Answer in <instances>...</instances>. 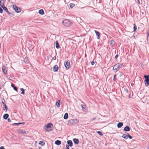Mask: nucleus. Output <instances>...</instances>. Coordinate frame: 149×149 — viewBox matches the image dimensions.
<instances>
[{
    "label": "nucleus",
    "mask_w": 149,
    "mask_h": 149,
    "mask_svg": "<svg viewBox=\"0 0 149 149\" xmlns=\"http://www.w3.org/2000/svg\"><path fill=\"white\" fill-rule=\"evenodd\" d=\"M2 7H0V13H3V9Z\"/></svg>",
    "instance_id": "obj_36"
},
{
    "label": "nucleus",
    "mask_w": 149,
    "mask_h": 149,
    "mask_svg": "<svg viewBox=\"0 0 149 149\" xmlns=\"http://www.w3.org/2000/svg\"><path fill=\"white\" fill-rule=\"evenodd\" d=\"M81 107L82 108V110L84 111V110H85V111H86L87 110V108L86 107V106L85 105L81 104Z\"/></svg>",
    "instance_id": "obj_14"
},
{
    "label": "nucleus",
    "mask_w": 149,
    "mask_h": 149,
    "mask_svg": "<svg viewBox=\"0 0 149 149\" xmlns=\"http://www.w3.org/2000/svg\"><path fill=\"white\" fill-rule=\"evenodd\" d=\"M128 138H129L130 139H131L132 138V137L131 136H130V135H129V134H128Z\"/></svg>",
    "instance_id": "obj_40"
},
{
    "label": "nucleus",
    "mask_w": 149,
    "mask_h": 149,
    "mask_svg": "<svg viewBox=\"0 0 149 149\" xmlns=\"http://www.w3.org/2000/svg\"><path fill=\"white\" fill-rule=\"evenodd\" d=\"M123 125V123L122 122H120L118 123L117 125V127L118 128H120Z\"/></svg>",
    "instance_id": "obj_15"
},
{
    "label": "nucleus",
    "mask_w": 149,
    "mask_h": 149,
    "mask_svg": "<svg viewBox=\"0 0 149 149\" xmlns=\"http://www.w3.org/2000/svg\"><path fill=\"white\" fill-rule=\"evenodd\" d=\"M145 83L146 85L148 86L149 84V79H145Z\"/></svg>",
    "instance_id": "obj_23"
},
{
    "label": "nucleus",
    "mask_w": 149,
    "mask_h": 149,
    "mask_svg": "<svg viewBox=\"0 0 149 149\" xmlns=\"http://www.w3.org/2000/svg\"><path fill=\"white\" fill-rule=\"evenodd\" d=\"M53 127V125L51 123H49L47 124L44 127V129L45 131L49 132L51 130V128Z\"/></svg>",
    "instance_id": "obj_1"
},
{
    "label": "nucleus",
    "mask_w": 149,
    "mask_h": 149,
    "mask_svg": "<svg viewBox=\"0 0 149 149\" xmlns=\"http://www.w3.org/2000/svg\"><path fill=\"white\" fill-rule=\"evenodd\" d=\"M67 143L69 146L72 147V146L73 143L72 141L70 140L67 141Z\"/></svg>",
    "instance_id": "obj_11"
},
{
    "label": "nucleus",
    "mask_w": 149,
    "mask_h": 149,
    "mask_svg": "<svg viewBox=\"0 0 149 149\" xmlns=\"http://www.w3.org/2000/svg\"><path fill=\"white\" fill-rule=\"evenodd\" d=\"M13 9L15 10V12L17 13H19L21 12V9L17 7L16 5H14L13 6Z\"/></svg>",
    "instance_id": "obj_5"
},
{
    "label": "nucleus",
    "mask_w": 149,
    "mask_h": 149,
    "mask_svg": "<svg viewBox=\"0 0 149 149\" xmlns=\"http://www.w3.org/2000/svg\"><path fill=\"white\" fill-rule=\"evenodd\" d=\"M1 89V87H0V89Z\"/></svg>",
    "instance_id": "obj_58"
},
{
    "label": "nucleus",
    "mask_w": 149,
    "mask_h": 149,
    "mask_svg": "<svg viewBox=\"0 0 149 149\" xmlns=\"http://www.w3.org/2000/svg\"><path fill=\"white\" fill-rule=\"evenodd\" d=\"M124 91L126 93H127L128 92V90L127 88L124 89Z\"/></svg>",
    "instance_id": "obj_39"
},
{
    "label": "nucleus",
    "mask_w": 149,
    "mask_h": 149,
    "mask_svg": "<svg viewBox=\"0 0 149 149\" xmlns=\"http://www.w3.org/2000/svg\"><path fill=\"white\" fill-rule=\"evenodd\" d=\"M96 118H92V120H94Z\"/></svg>",
    "instance_id": "obj_49"
},
{
    "label": "nucleus",
    "mask_w": 149,
    "mask_h": 149,
    "mask_svg": "<svg viewBox=\"0 0 149 149\" xmlns=\"http://www.w3.org/2000/svg\"><path fill=\"white\" fill-rule=\"evenodd\" d=\"M122 75H123V74L122 73H120V76L121 77V76Z\"/></svg>",
    "instance_id": "obj_51"
},
{
    "label": "nucleus",
    "mask_w": 149,
    "mask_h": 149,
    "mask_svg": "<svg viewBox=\"0 0 149 149\" xmlns=\"http://www.w3.org/2000/svg\"><path fill=\"white\" fill-rule=\"evenodd\" d=\"M73 141L75 144H77L79 142V140L77 139H73Z\"/></svg>",
    "instance_id": "obj_18"
},
{
    "label": "nucleus",
    "mask_w": 149,
    "mask_h": 149,
    "mask_svg": "<svg viewBox=\"0 0 149 149\" xmlns=\"http://www.w3.org/2000/svg\"><path fill=\"white\" fill-rule=\"evenodd\" d=\"M128 134L127 135L125 134H123L122 137L123 138L127 139L128 138Z\"/></svg>",
    "instance_id": "obj_19"
},
{
    "label": "nucleus",
    "mask_w": 149,
    "mask_h": 149,
    "mask_svg": "<svg viewBox=\"0 0 149 149\" xmlns=\"http://www.w3.org/2000/svg\"><path fill=\"white\" fill-rule=\"evenodd\" d=\"M118 56H115V58L116 59Z\"/></svg>",
    "instance_id": "obj_53"
},
{
    "label": "nucleus",
    "mask_w": 149,
    "mask_h": 149,
    "mask_svg": "<svg viewBox=\"0 0 149 149\" xmlns=\"http://www.w3.org/2000/svg\"><path fill=\"white\" fill-rule=\"evenodd\" d=\"M56 56H54L52 58L53 60H55L56 59Z\"/></svg>",
    "instance_id": "obj_45"
},
{
    "label": "nucleus",
    "mask_w": 149,
    "mask_h": 149,
    "mask_svg": "<svg viewBox=\"0 0 149 149\" xmlns=\"http://www.w3.org/2000/svg\"><path fill=\"white\" fill-rule=\"evenodd\" d=\"M116 77V75H114V78H113V80L114 81H115V77Z\"/></svg>",
    "instance_id": "obj_44"
},
{
    "label": "nucleus",
    "mask_w": 149,
    "mask_h": 149,
    "mask_svg": "<svg viewBox=\"0 0 149 149\" xmlns=\"http://www.w3.org/2000/svg\"><path fill=\"white\" fill-rule=\"evenodd\" d=\"M4 0H1L0 1V6L2 7L4 6Z\"/></svg>",
    "instance_id": "obj_16"
},
{
    "label": "nucleus",
    "mask_w": 149,
    "mask_h": 149,
    "mask_svg": "<svg viewBox=\"0 0 149 149\" xmlns=\"http://www.w3.org/2000/svg\"><path fill=\"white\" fill-rule=\"evenodd\" d=\"M8 120L9 122H10L11 121V120L9 118H8Z\"/></svg>",
    "instance_id": "obj_46"
},
{
    "label": "nucleus",
    "mask_w": 149,
    "mask_h": 149,
    "mask_svg": "<svg viewBox=\"0 0 149 149\" xmlns=\"http://www.w3.org/2000/svg\"><path fill=\"white\" fill-rule=\"evenodd\" d=\"M97 133L99 134L100 135H101V136H102V133L101 132H100V131H97Z\"/></svg>",
    "instance_id": "obj_38"
},
{
    "label": "nucleus",
    "mask_w": 149,
    "mask_h": 149,
    "mask_svg": "<svg viewBox=\"0 0 149 149\" xmlns=\"http://www.w3.org/2000/svg\"><path fill=\"white\" fill-rule=\"evenodd\" d=\"M2 7L3 8V10L4 11L6 12L8 14L10 15L12 14L8 11L7 8L5 6H2Z\"/></svg>",
    "instance_id": "obj_8"
},
{
    "label": "nucleus",
    "mask_w": 149,
    "mask_h": 149,
    "mask_svg": "<svg viewBox=\"0 0 149 149\" xmlns=\"http://www.w3.org/2000/svg\"><path fill=\"white\" fill-rule=\"evenodd\" d=\"M58 66L57 65H55L53 67V70L54 71H57L58 69Z\"/></svg>",
    "instance_id": "obj_13"
},
{
    "label": "nucleus",
    "mask_w": 149,
    "mask_h": 149,
    "mask_svg": "<svg viewBox=\"0 0 149 149\" xmlns=\"http://www.w3.org/2000/svg\"><path fill=\"white\" fill-rule=\"evenodd\" d=\"M38 13L41 15H43L44 13V10L42 9L38 11Z\"/></svg>",
    "instance_id": "obj_21"
},
{
    "label": "nucleus",
    "mask_w": 149,
    "mask_h": 149,
    "mask_svg": "<svg viewBox=\"0 0 149 149\" xmlns=\"http://www.w3.org/2000/svg\"><path fill=\"white\" fill-rule=\"evenodd\" d=\"M11 86L13 87H15V86L14 84H11Z\"/></svg>",
    "instance_id": "obj_50"
},
{
    "label": "nucleus",
    "mask_w": 149,
    "mask_h": 149,
    "mask_svg": "<svg viewBox=\"0 0 149 149\" xmlns=\"http://www.w3.org/2000/svg\"><path fill=\"white\" fill-rule=\"evenodd\" d=\"M20 90L22 91L21 93L22 94H24V89L23 88H21Z\"/></svg>",
    "instance_id": "obj_31"
},
{
    "label": "nucleus",
    "mask_w": 149,
    "mask_h": 149,
    "mask_svg": "<svg viewBox=\"0 0 149 149\" xmlns=\"http://www.w3.org/2000/svg\"><path fill=\"white\" fill-rule=\"evenodd\" d=\"M1 102H2V103H3V105H4V104H4V102H5V100L4 98H3L2 99Z\"/></svg>",
    "instance_id": "obj_35"
},
{
    "label": "nucleus",
    "mask_w": 149,
    "mask_h": 149,
    "mask_svg": "<svg viewBox=\"0 0 149 149\" xmlns=\"http://www.w3.org/2000/svg\"><path fill=\"white\" fill-rule=\"evenodd\" d=\"M3 105L4 107H3V109L6 112L7 111V108L6 104H4V105Z\"/></svg>",
    "instance_id": "obj_29"
},
{
    "label": "nucleus",
    "mask_w": 149,
    "mask_h": 149,
    "mask_svg": "<svg viewBox=\"0 0 149 149\" xmlns=\"http://www.w3.org/2000/svg\"><path fill=\"white\" fill-rule=\"evenodd\" d=\"M18 132L21 134H28V132L25 131L23 130H18Z\"/></svg>",
    "instance_id": "obj_6"
},
{
    "label": "nucleus",
    "mask_w": 149,
    "mask_h": 149,
    "mask_svg": "<svg viewBox=\"0 0 149 149\" xmlns=\"http://www.w3.org/2000/svg\"><path fill=\"white\" fill-rule=\"evenodd\" d=\"M110 44L111 46H113L114 45V42L113 40H111L110 42Z\"/></svg>",
    "instance_id": "obj_30"
},
{
    "label": "nucleus",
    "mask_w": 149,
    "mask_h": 149,
    "mask_svg": "<svg viewBox=\"0 0 149 149\" xmlns=\"http://www.w3.org/2000/svg\"><path fill=\"white\" fill-rule=\"evenodd\" d=\"M65 66L67 69H69L70 67L69 62L66 61H65Z\"/></svg>",
    "instance_id": "obj_7"
},
{
    "label": "nucleus",
    "mask_w": 149,
    "mask_h": 149,
    "mask_svg": "<svg viewBox=\"0 0 149 149\" xmlns=\"http://www.w3.org/2000/svg\"><path fill=\"white\" fill-rule=\"evenodd\" d=\"M39 144H41L42 146H43L44 145L45 143L42 141H40L39 142Z\"/></svg>",
    "instance_id": "obj_33"
},
{
    "label": "nucleus",
    "mask_w": 149,
    "mask_h": 149,
    "mask_svg": "<svg viewBox=\"0 0 149 149\" xmlns=\"http://www.w3.org/2000/svg\"><path fill=\"white\" fill-rule=\"evenodd\" d=\"M79 120L77 119H71L68 121V124L69 125H73L78 123Z\"/></svg>",
    "instance_id": "obj_2"
},
{
    "label": "nucleus",
    "mask_w": 149,
    "mask_h": 149,
    "mask_svg": "<svg viewBox=\"0 0 149 149\" xmlns=\"http://www.w3.org/2000/svg\"><path fill=\"white\" fill-rule=\"evenodd\" d=\"M24 62L26 63H29V60L28 58L27 57H26L24 60Z\"/></svg>",
    "instance_id": "obj_22"
},
{
    "label": "nucleus",
    "mask_w": 149,
    "mask_h": 149,
    "mask_svg": "<svg viewBox=\"0 0 149 149\" xmlns=\"http://www.w3.org/2000/svg\"><path fill=\"white\" fill-rule=\"evenodd\" d=\"M130 130V128L128 126H126L124 128V130L126 132L129 131Z\"/></svg>",
    "instance_id": "obj_12"
},
{
    "label": "nucleus",
    "mask_w": 149,
    "mask_h": 149,
    "mask_svg": "<svg viewBox=\"0 0 149 149\" xmlns=\"http://www.w3.org/2000/svg\"><path fill=\"white\" fill-rule=\"evenodd\" d=\"M9 79L10 80H11V79H10V78H9Z\"/></svg>",
    "instance_id": "obj_56"
},
{
    "label": "nucleus",
    "mask_w": 149,
    "mask_h": 149,
    "mask_svg": "<svg viewBox=\"0 0 149 149\" xmlns=\"http://www.w3.org/2000/svg\"><path fill=\"white\" fill-rule=\"evenodd\" d=\"M115 56H118V54H116V55Z\"/></svg>",
    "instance_id": "obj_55"
},
{
    "label": "nucleus",
    "mask_w": 149,
    "mask_h": 149,
    "mask_svg": "<svg viewBox=\"0 0 149 149\" xmlns=\"http://www.w3.org/2000/svg\"><path fill=\"white\" fill-rule=\"evenodd\" d=\"M147 36L148 39L149 38V29H148Z\"/></svg>",
    "instance_id": "obj_37"
},
{
    "label": "nucleus",
    "mask_w": 149,
    "mask_h": 149,
    "mask_svg": "<svg viewBox=\"0 0 149 149\" xmlns=\"http://www.w3.org/2000/svg\"><path fill=\"white\" fill-rule=\"evenodd\" d=\"M137 1L138 3V4H140V0H137Z\"/></svg>",
    "instance_id": "obj_48"
},
{
    "label": "nucleus",
    "mask_w": 149,
    "mask_h": 149,
    "mask_svg": "<svg viewBox=\"0 0 149 149\" xmlns=\"http://www.w3.org/2000/svg\"><path fill=\"white\" fill-rule=\"evenodd\" d=\"M0 149H4V148L3 146H1L0 147Z\"/></svg>",
    "instance_id": "obj_47"
},
{
    "label": "nucleus",
    "mask_w": 149,
    "mask_h": 149,
    "mask_svg": "<svg viewBox=\"0 0 149 149\" xmlns=\"http://www.w3.org/2000/svg\"><path fill=\"white\" fill-rule=\"evenodd\" d=\"M94 61L93 60V61L92 62H91V65H93L94 64Z\"/></svg>",
    "instance_id": "obj_43"
},
{
    "label": "nucleus",
    "mask_w": 149,
    "mask_h": 149,
    "mask_svg": "<svg viewBox=\"0 0 149 149\" xmlns=\"http://www.w3.org/2000/svg\"><path fill=\"white\" fill-rule=\"evenodd\" d=\"M68 117V114L67 113H66L64 115L63 118L64 119H67Z\"/></svg>",
    "instance_id": "obj_25"
},
{
    "label": "nucleus",
    "mask_w": 149,
    "mask_h": 149,
    "mask_svg": "<svg viewBox=\"0 0 149 149\" xmlns=\"http://www.w3.org/2000/svg\"><path fill=\"white\" fill-rule=\"evenodd\" d=\"M55 143L57 145H59L61 144V142L59 140H56L55 141Z\"/></svg>",
    "instance_id": "obj_20"
},
{
    "label": "nucleus",
    "mask_w": 149,
    "mask_h": 149,
    "mask_svg": "<svg viewBox=\"0 0 149 149\" xmlns=\"http://www.w3.org/2000/svg\"><path fill=\"white\" fill-rule=\"evenodd\" d=\"M24 122H23V123H15L13 124V125L18 126L19 124H24Z\"/></svg>",
    "instance_id": "obj_27"
},
{
    "label": "nucleus",
    "mask_w": 149,
    "mask_h": 149,
    "mask_svg": "<svg viewBox=\"0 0 149 149\" xmlns=\"http://www.w3.org/2000/svg\"><path fill=\"white\" fill-rule=\"evenodd\" d=\"M60 100H58V102L56 103V105L58 107H59L60 106Z\"/></svg>",
    "instance_id": "obj_26"
},
{
    "label": "nucleus",
    "mask_w": 149,
    "mask_h": 149,
    "mask_svg": "<svg viewBox=\"0 0 149 149\" xmlns=\"http://www.w3.org/2000/svg\"><path fill=\"white\" fill-rule=\"evenodd\" d=\"M55 44H56V47L57 49H59L60 47V46L59 45L58 42L57 41H56L55 42Z\"/></svg>",
    "instance_id": "obj_17"
},
{
    "label": "nucleus",
    "mask_w": 149,
    "mask_h": 149,
    "mask_svg": "<svg viewBox=\"0 0 149 149\" xmlns=\"http://www.w3.org/2000/svg\"><path fill=\"white\" fill-rule=\"evenodd\" d=\"M9 79L10 80H11V79H10V78H9Z\"/></svg>",
    "instance_id": "obj_57"
},
{
    "label": "nucleus",
    "mask_w": 149,
    "mask_h": 149,
    "mask_svg": "<svg viewBox=\"0 0 149 149\" xmlns=\"http://www.w3.org/2000/svg\"><path fill=\"white\" fill-rule=\"evenodd\" d=\"M122 64L120 63H117L114 65L113 69V70H115L116 71H117L119 69L121 68Z\"/></svg>",
    "instance_id": "obj_4"
},
{
    "label": "nucleus",
    "mask_w": 149,
    "mask_h": 149,
    "mask_svg": "<svg viewBox=\"0 0 149 149\" xmlns=\"http://www.w3.org/2000/svg\"><path fill=\"white\" fill-rule=\"evenodd\" d=\"M62 23L66 26H68L72 24L70 21L68 19H65L63 20Z\"/></svg>",
    "instance_id": "obj_3"
},
{
    "label": "nucleus",
    "mask_w": 149,
    "mask_h": 149,
    "mask_svg": "<svg viewBox=\"0 0 149 149\" xmlns=\"http://www.w3.org/2000/svg\"><path fill=\"white\" fill-rule=\"evenodd\" d=\"M134 25V31L136 32L137 29V26L135 24H133Z\"/></svg>",
    "instance_id": "obj_28"
},
{
    "label": "nucleus",
    "mask_w": 149,
    "mask_h": 149,
    "mask_svg": "<svg viewBox=\"0 0 149 149\" xmlns=\"http://www.w3.org/2000/svg\"><path fill=\"white\" fill-rule=\"evenodd\" d=\"M94 32L95 33L96 35L97 36V38L99 39L100 38V33L96 30H95Z\"/></svg>",
    "instance_id": "obj_10"
},
{
    "label": "nucleus",
    "mask_w": 149,
    "mask_h": 149,
    "mask_svg": "<svg viewBox=\"0 0 149 149\" xmlns=\"http://www.w3.org/2000/svg\"><path fill=\"white\" fill-rule=\"evenodd\" d=\"M145 78L146 79H149V75H144V76Z\"/></svg>",
    "instance_id": "obj_34"
},
{
    "label": "nucleus",
    "mask_w": 149,
    "mask_h": 149,
    "mask_svg": "<svg viewBox=\"0 0 149 149\" xmlns=\"http://www.w3.org/2000/svg\"><path fill=\"white\" fill-rule=\"evenodd\" d=\"M69 5L71 8H72L75 6V4L73 3H70V4Z\"/></svg>",
    "instance_id": "obj_32"
},
{
    "label": "nucleus",
    "mask_w": 149,
    "mask_h": 149,
    "mask_svg": "<svg viewBox=\"0 0 149 149\" xmlns=\"http://www.w3.org/2000/svg\"><path fill=\"white\" fill-rule=\"evenodd\" d=\"M2 70L4 74H7V69L6 67L5 66H3L2 67Z\"/></svg>",
    "instance_id": "obj_9"
},
{
    "label": "nucleus",
    "mask_w": 149,
    "mask_h": 149,
    "mask_svg": "<svg viewBox=\"0 0 149 149\" xmlns=\"http://www.w3.org/2000/svg\"><path fill=\"white\" fill-rule=\"evenodd\" d=\"M39 149H42L40 147H39Z\"/></svg>",
    "instance_id": "obj_54"
},
{
    "label": "nucleus",
    "mask_w": 149,
    "mask_h": 149,
    "mask_svg": "<svg viewBox=\"0 0 149 149\" xmlns=\"http://www.w3.org/2000/svg\"><path fill=\"white\" fill-rule=\"evenodd\" d=\"M9 115L8 114L6 113L3 116V118L5 119H6L8 117Z\"/></svg>",
    "instance_id": "obj_24"
},
{
    "label": "nucleus",
    "mask_w": 149,
    "mask_h": 149,
    "mask_svg": "<svg viewBox=\"0 0 149 149\" xmlns=\"http://www.w3.org/2000/svg\"><path fill=\"white\" fill-rule=\"evenodd\" d=\"M65 149H69V146H68L67 145H66V147H65Z\"/></svg>",
    "instance_id": "obj_41"
},
{
    "label": "nucleus",
    "mask_w": 149,
    "mask_h": 149,
    "mask_svg": "<svg viewBox=\"0 0 149 149\" xmlns=\"http://www.w3.org/2000/svg\"><path fill=\"white\" fill-rule=\"evenodd\" d=\"M13 88H14V90H15V91H17V87L15 86Z\"/></svg>",
    "instance_id": "obj_42"
},
{
    "label": "nucleus",
    "mask_w": 149,
    "mask_h": 149,
    "mask_svg": "<svg viewBox=\"0 0 149 149\" xmlns=\"http://www.w3.org/2000/svg\"><path fill=\"white\" fill-rule=\"evenodd\" d=\"M47 59H49V56H47Z\"/></svg>",
    "instance_id": "obj_52"
}]
</instances>
